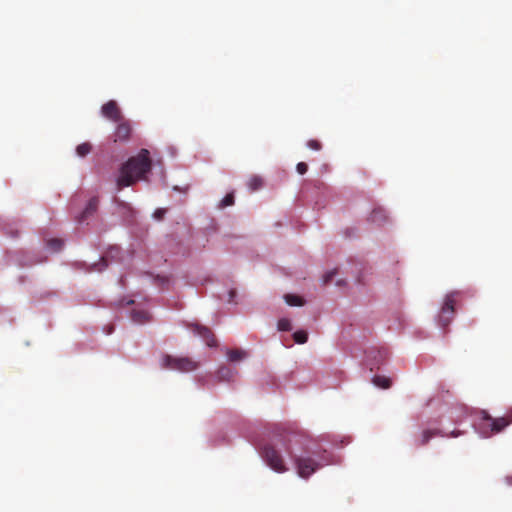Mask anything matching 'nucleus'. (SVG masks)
I'll return each instance as SVG.
<instances>
[{
  "label": "nucleus",
  "mask_w": 512,
  "mask_h": 512,
  "mask_svg": "<svg viewBox=\"0 0 512 512\" xmlns=\"http://www.w3.org/2000/svg\"><path fill=\"white\" fill-rule=\"evenodd\" d=\"M372 382L375 386L382 389H388L391 387V379L385 376L376 375L373 377Z\"/></svg>",
  "instance_id": "nucleus-14"
},
{
  "label": "nucleus",
  "mask_w": 512,
  "mask_h": 512,
  "mask_svg": "<svg viewBox=\"0 0 512 512\" xmlns=\"http://www.w3.org/2000/svg\"><path fill=\"white\" fill-rule=\"evenodd\" d=\"M307 146L312 150H320L322 148L321 143L318 140L311 139L307 142Z\"/></svg>",
  "instance_id": "nucleus-25"
},
{
  "label": "nucleus",
  "mask_w": 512,
  "mask_h": 512,
  "mask_svg": "<svg viewBox=\"0 0 512 512\" xmlns=\"http://www.w3.org/2000/svg\"><path fill=\"white\" fill-rule=\"evenodd\" d=\"M131 318L135 323L143 324L149 321L150 316L149 313L145 310H133L131 313Z\"/></svg>",
  "instance_id": "nucleus-13"
},
{
  "label": "nucleus",
  "mask_w": 512,
  "mask_h": 512,
  "mask_svg": "<svg viewBox=\"0 0 512 512\" xmlns=\"http://www.w3.org/2000/svg\"><path fill=\"white\" fill-rule=\"evenodd\" d=\"M132 122L126 118L116 122V127L112 135L113 142L127 143L132 136Z\"/></svg>",
  "instance_id": "nucleus-6"
},
{
  "label": "nucleus",
  "mask_w": 512,
  "mask_h": 512,
  "mask_svg": "<svg viewBox=\"0 0 512 512\" xmlns=\"http://www.w3.org/2000/svg\"><path fill=\"white\" fill-rule=\"evenodd\" d=\"M92 150V145L88 142L81 143L77 146L76 152L80 157H85Z\"/></svg>",
  "instance_id": "nucleus-18"
},
{
  "label": "nucleus",
  "mask_w": 512,
  "mask_h": 512,
  "mask_svg": "<svg viewBox=\"0 0 512 512\" xmlns=\"http://www.w3.org/2000/svg\"><path fill=\"white\" fill-rule=\"evenodd\" d=\"M98 204H99V199L98 197H92L86 208L80 213L79 216L76 217V221L78 223H83L84 221H86L89 217H91L92 215H94V213H96L97 211V208H98Z\"/></svg>",
  "instance_id": "nucleus-9"
},
{
  "label": "nucleus",
  "mask_w": 512,
  "mask_h": 512,
  "mask_svg": "<svg viewBox=\"0 0 512 512\" xmlns=\"http://www.w3.org/2000/svg\"><path fill=\"white\" fill-rule=\"evenodd\" d=\"M460 295V292L453 291L449 293L444 301V304L441 308L440 314H439V324L444 328L447 327L455 314V303L457 297Z\"/></svg>",
  "instance_id": "nucleus-4"
},
{
  "label": "nucleus",
  "mask_w": 512,
  "mask_h": 512,
  "mask_svg": "<svg viewBox=\"0 0 512 512\" xmlns=\"http://www.w3.org/2000/svg\"><path fill=\"white\" fill-rule=\"evenodd\" d=\"M165 213H166V210H165V209H163V208H158V209L154 212V214H153V215H154V217H155L156 219L161 220V219L164 217Z\"/></svg>",
  "instance_id": "nucleus-27"
},
{
  "label": "nucleus",
  "mask_w": 512,
  "mask_h": 512,
  "mask_svg": "<svg viewBox=\"0 0 512 512\" xmlns=\"http://www.w3.org/2000/svg\"><path fill=\"white\" fill-rule=\"evenodd\" d=\"M236 295V290L232 289L230 290L229 292V301L232 302L233 301V298L235 297Z\"/></svg>",
  "instance_id": "nucleus-29"
},
{
  "label": "nucleus",
  "mask_w": 512,
  "mask_h": 512,
  "mask_svg": "<svg viewBox=\"0 0 512 512\" xmlns=\"http://www.w3.org/2000/svg\"><path fill=\"white\" fill-rule=\"evenodd\" d=\"M337 274V270H331L323 276V284L327 285L333 281L334 276Z\"/></svg>",
  "instance_id": "nucleus-24"
},
{
  "label": "nucleus",
  "mask_w": 512,
  "mask_h": 512,
  "mask_svg": "<svg viewBox=\"0 0 512 512\" xmlns=\"http://www.w3.org/2000/svg\"><path fill=\"white\" fill-rule=\"evenodd\" d=\"M235 374L236 371L227 366L220 367L217 371V376L221 381H231L234 379Z\"/></svg>",
  "instance_id": "nucleus-12"
},
{
  "label": "nucleus",
  "mask_w": 512,
  "mask_h": 512,
  "mask_svg": "<svg viewBox=\"0 0 512 512\" xmlns=\"http://www.w3.org/2000/svg\"><path fill=\"white\" fill-rule=\"evenodd\" d=\"M234 204V194L228 193L219 203V208H225Z\"/></svg>",
  "instance_id": "nucleus-21"
},
{
  "label": "nucleus",
  "mask_w": 512,
  "mask_h": 512,
  "mask_svg": "<svg viewBox=\"0 0 512 512\" xmlns=\"http://www.w3.org/2000/svg\"><path fill=\"white\" fill-rule=\"evenodd\" d=\"M435 436L445 437L446 434L439 429H426L422 432L421 439L419 440V446H425Z\"/></svg>",
  "instance_id": "nucleus-11"
},
{
  "label": "nucleus",
  "mask_w": 512,
  "mask_h": 512,
  "mask_svg": "<svg viewBox=\"0 0 512 512\" xmlns=\"http://www.w3.org/2000/svg\"><path fill=\"white\" fill-rule=\"evenodd\" d=\"M481 420L487 425L490 433L497 434L503 431L512 423V408L509 409L502 417H492L487 411H481Z\"/></svg>",
  "instance_id": "nucleus-3"
},
{
  "label": "nucleus",
  "mask_w": 512,
  "mask_h": 512,
  "mask_svg": "<svg viewBox=\"0 0 512 512\" xmlns=\"http://www.w3.org/2000/svg\"><path fill=\"white\" fill-rule=\"evenodd\" d=\"M46 245L47 247L53 251V252H57L59 251L61 248H62V245H63V242L62 240L60 239H49L47 242H46Z\"/></svg>",
  "instance_id": "nucleus-19"
},
{
  "label": "nucleus",
  "mask_w": 512,
  "mask_h": 512,
  "mask_svg": "<svg viewBox=\"0 0 512 512\" xmlns=\"http://www.w3.org/2000/svg\"><path fill=\"white\" fill-rule=\"evenodd\" d=\"M284 299L290 306H302L304 304V300L298 295L286 294Z\"/></svg>",
  "instance_id": "nucleus-17"
},
{
  "label": "nucleus",
  "mask_w": 512,
  "mask_h": 512,
  "mask_svg": "<svg viewBox=\"0 0 512 512\" xmlns=\"http://www.w3.org/2000/svg\"><path fill=\"white\" fill-rule=\"evenodd\" d=\"M378 354H379L380 360L377 362V364L384 361L388 357V351L386 349L379 350Z\"/></svg>",
  "instance_id": "nucleus-28"
},
{
  "label": "nucleus",
  "mask_w": 512,
  "mask_h": 512,
  "mask_svg": "<svg viewBox=\"0 0 512 512\" xmlns=\"http://www.w3.org/2000/svg\"><path fill=\"white\" fill-rule=\"evenodd\" d=\"M163 367L179 370L181 372H190L197 369L198 364L197 362L187 357L174 358L166 355L163 357Z\"/></svg>",
  "instance_id": "nucleus-5"
},
{
  "label": "nucleus",
  "mask_w": 512,
  "mask_h": 512,
  "mask_svg": "<svg viewBox=\"0 0 512 512\" xmlns=\"http://www.w3.org/2000/svg\"><path fill=\"white\" fill-rule=\"evenodd\" d=\"M186 326L195 335L201 337L208 346L214 347L217 345L216 338L210 328L199 323H188Z\"/></svg>",
  "instance_id": "nucleus-7"
},
{
  "label": "nucleus",
  "mask_w": 512,
  "mask_h": 512,
  "mask_svg": "<svg viewBox=\"0 0 512 512\" xmlns=\"http://www.w3.org/2000/svg\"><path fill=\"white\" fill-rule=\"evenodd\" d=\"M101 113L105 118L115 123L125 118L117 102L114 100H109L102 105Z\"/></svg>",
  "instance_id": "nucleus-8"
},
{
  "label": "nucleus",
  "mask_w": 512,
  "mask_h": 512,
  "mask_svg": "<svg viewBox=\"0 0 512 512\" xmlns=\"http://www.w3.org/2000/svg\"><path fill=\"white\" fill-rule=\"evenodd\" d=\"M262 185H263L262 178L259 176H255V175L250 177L247 182V186L251 191H256V190L260 189L262 187Z\"/></svg>",
  "instance_id": "nucleus-16"
},
{
  "label": "nucleus",
  "mask_w": 512,
  "mask_h": 512,
  "mask_svg": "<svg viewBox=\"0 0 512 512\" xmlns=\"http://www.w3.org/2000/svg\"><path fill=\"white\" fill-rule=\"evenodd\" d=\"M296 170L299 174L303 175L308 170V165L305 162H299L296 166Z\"/></svg>",
  "instance_id": "nucleus-26"
},
{
  "label": "nucleus",
  "mask_w": 512,
  "mask_h": 512,
  "mask_svg": "<svg viewBox=\"0 0 512 512\" xmlns=\"http://www.w3.org/2000/svg\"><path fill=\"white\" fill-rule=\"evenodd\" d=\"M458 435H459V433H458V432H457V433H456V432H453V433H452V436H453V437H456V436H458Z\"/></svg>",
  "instance_id": "nucleus-30"
},
{
  "label": "nucleus",
  "mask_w": 512,
  "mask_h": 512,
  "mask_svg": "<svg viewBox=\"0 0 512 512\" xmlns=\"http://www.w3.org/2000/svg\"><path fill=\"white\" fill-rule=\"evenodd\" d=\"M228 359L232 362L240 361L246 357V352L241 349H231L227 353Z\"/></svg>",
  "instance_id": "nucleus-15"
},
{
  "label": "nucleus",
  "mask_w": 512,
  "mask_h": 512,
  "mask_svg": "<svg viewBox=\"0 0 512 512\" xmlns=\"http://www.w3.org/2000/svg\"><path fill=\"white\" fill-rule=\"evenodd\" d=\"M278 329L280 331H290L292 329L291 321L287 318H282L278 321Z\"/></svg>",
  "instance_id": "nucleus-23"
},
{
  "label": "nucleus",
  "mask_w": 512,
  "mask_h": 512,
  "mask_svg": "<svg viewBox=\"0 0 512 512\" xmlns=\"http://www.w3.org/2000/svg\"><path fill=\"white\" fill-rule=\"evenodd\" d=\"M152 161L147 149H141L136 156L130 157L120 168L119 176L116 179L118 190L134 185L137 181L144 179L150 172Z\"/></svg>",
  "instance_id": "nucleus-2"
},
{
  "label": "nucleus",
  "mask_w": 512,
  "mask_h": 512,
  "mask_svg": "<svg viewBox=\"0 0 512 512\" xmlns=\"http://www.w3.org/2000/svg\"><path fill=\"white\" fill-rule=\"evenodd\" d=\"M299 437L295 432L276 429L272 442L264 444L260 448V454L272 470L277 473H284L288 471V467L277 447L283 448L293 459L299 477L307 479L320 468L329 465L331 461L326 451H323V453L306 451L307 455H294L291 445L298 442Z\"/></svg>",
  "instance_id": "nucleus-1"
},
{
  "label": "nucleus",
  "mask_w": 512,
  "mask_h": 512,
  "mask_svg": "<svg viewBox=\"0 0 512 512\" xmlns=\"http://www.w3.org/2000/svg\"><path fill=\"white\" fill-rule=\"evenodd\" d=\"M118 252H119V249H118L117 247H112V248L108 251L107 255H106V256H104V257H102L101 261L103 262V265H102V267L98 268L97 270H98V271H101L103 268L107 267V266H108V264H107V258H108V257H110V256H111V257H113V256H114V254H117Z\"/></svg>",
  "instance_id": "nucleus-22"
},
{
  "label": "nucleus",
  "mask_w": 512,
  "mask_h": 512,
  "mask_svg": "<svg viewBox=\"0 0 512 512\" xmlns=\"http://www.w3.org/2000/svg\"><path fill=\"white\" fill-rule=\"evenodd\" d=\"M388 219V216L386 214V211L385 209L381 208V207H377L375 209H373V211L371 212L370 216H369V221L378 225V226H381L383 225Z\"/></svg>",
  "instance_id": "nucleus-10"
},
{
  "label": "nucleus",
  "mask_w": 512,
  "mask_h": 512,
  "mask_svg": "<svg viewBox=\"0 0 512 512\" xmlns=\"http://www.w3.org/2000/svg\"><path fill=\"white\" fill-rule=\"evenodd\" d=\"M337 285H342V280L336 282Z\"/></svg>",
  "instance_id": "nucleus-31"
},
{
  "label": "nucleus",
  "mask_w": 512,
  "mask_h": 512,
  "mask_svg": "<svg viewBox=\"0 0 512 512\" xmlns=\"http://www.w3.org/2000/svg\"><path fill=\"white\" fill-rule=\"evenodd\" d=\"M293 338H294L296 343L304 344L308 340V334H307V332L305 330H299V331H296L293 334Z\"/></svg>",
  "instance_id": "nucleus-20"
}]
</instances>
